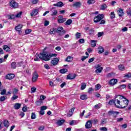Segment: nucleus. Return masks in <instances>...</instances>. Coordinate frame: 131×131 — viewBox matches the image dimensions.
I'll use <instances>...</instances> for the list:
<instances>
[{
    "label": "nucleus",
    "instance_id": "obj_52",
    "mask_svg": "<svg viewBox=\"0 0 131 131\" xmlns=\"http://www.w3.org/2000/svg\"><path fill=\"white\" fill-rule=\"evenodd\" d=\"M21 15H22V11L19 12L15 15V18H20L21 17Z\"/></svg>",
    "mask_w": 131,
    "mask_h": 131
},
{
    "label": "nucleus",
    "instance_id": "obj_10",
    "mask_svg": "<svg viewBox=\"0 0 131 131\" xmlns=\"http://www.w3.org/2000/svg\"><path fill=\"white\" fill-rule=\"evenodd\" d=\"M92 126H93V122H92V120H90L86 122L85 124V127L87 129H89L90 128H91Z\"/></svg>",
    "mask_w": 131,
    "mask_h": 131
},
{
    "label": "nucleus",
    "instance_id": "obj_20",
    "mask_svg": "<svg viewBox=\"0 0 131 131\" xmlns=\"http://www.w3.org/2000/svg\"><path fill=\"white\" fill-rule=\"evenodd\" d=\"M15 30L16 31H18L19 33H21L22 32L21 30H22V25H18V26L15 27Z\"/></svg>",
    "mask_w": 131,
    "mask_h": 131
},
{
    "label": "nucleus",
    "instance_id": "obj_32",
    "mask_svg": "<svg viewBox=\"0 0 131 131\" xmlns=\"http://www.w3.org/2000/svg\"><path fill=\"white\" fill-rule=\"evenodd\" d=\"M59 72H60V73H61V74H64L66 73V72H68V70H67V69H63L60 70Z\"/></svg>",
    "mask_w": 131,
    "mask_h": 131
},
{
    "label": "nucleus",
    "instance_id": "obj_24",
    "mask_svg": "<svg viewBox=\"0 0 131 131\" xmlns=\"http://www.w3.org/2000/svg\"><path fill=\"white\" fill-rule=\"evenodd\" d=\"M57 32V28H54L50 30L49 33L50 34H55Z\"/></svg>",
    "mask_w": 131,
    "mask_h": 131
},
{
    "label": "nucleus",
    "instance_id": "obj_51",
    "mask_svg": "<svg viewBox=\"0 0 131 131\" xmlns=\"http://www.w3.org/2000/svg\"><path fill=\"white\" fill-rule=\"evenodd\" d=\"M104 34V32H100L98 33L97 36L98 37H101V36H103Z\"/></svg>",
    "mask_w": 131,
    "mask_h": 131
},
{
    "label": "nucleus",
    "instance_id": "obj_55",
    "mask_svg": "<svg viewBox=\"0 0 131 131\" xmlns=\"http://www.w3.org/2000/svg\"><path fill=\"white\" fill-rule=\"evenodd\" d=\"M31 31H32V30H31V29L26 30L25 33H26V34H29V33H30V32H31Z\"/></svg>",
    "mask_w": 131,
    "mask_h": 131
},
{
    "label": "nucleus",
    "instance_id": "obj_28",
    "mask_svg": "<svg viewBox=\"0 0 131 131\" xmlns=\"http://www.w3.org/2000/svg\"><path fill=\"white\" fill-rule=\"evenodd\" d=\"M98 54H102V53H104V48L101 46H99L98 47Z\"/></svg>",
    "mask_w": 131,
    "mask_h": 131
},
{
    "label": "nucleus",
    "instance_id": "obj_8",
    "mask_svg": "<svg viewBox=\"0 0 131 131\" xmlns=\"http://www.w3.org/2000/svg\"><path fill=\"white\" fill-rule=\"evenodd\" d=\"M96 73H101L103 71V67H101L100 64H97L96 67Z\"/></svg>",
    "mask_w": 131,
    "mask_h": 131
},
{
    "label": "nucleus",
    "instance_id": "obj_48",
    "mask_svg": "<svg viewBox=\"0 0 131 131\" xmlns=\"http://www.w3.org/2000/svg\"><path fill=\"white\" fill-rule=\"evenodd\" d=\"M95 32V30L92 29L89 30V35H94V33Z\"/></svg>",
    "mask_w": 131,
    "mask_h": 131
},
{
    "label": "nucleus",
    "instance_id": "obj_4",
    "mask_svg": "<svg viewBox=\"0 0 131 131\" xmlns=\"http://www.w3.org/2000/svg\"><path fill=\"white\" fill-rule=\"evenodd\" d=\"M9 6L12 8V9H17L19 7V4L16 2L15 0H11L9 2Z\"/></svg>",
    "mask_w": 131,
    "mask_h": 131
},
{
    "label": "nucleus",
    "instance_id": "obj_34",
    "mask_svg": "<svg viewBox=\"0 0 131 131\" xmlns=\"http://www.w3.org/2000/svg\"><path fill=\"white\" fill-rule=\"evenodd\" d=\"M8 99V97L7 96H1L0 97V102H4L5 100H7Z\"/></svg>",
    "mask_w": 131,
    "mask_h": 131
},
{
    "label": "nucleus",
    "instance_id": "obj_46",
    "mask_svg": "<svg viewBox=\"0 0 131 131\" xmlns=\"http://www.w3.org/2000/svg\"><path fill=\"white\" fill-rule=\"evenodd\" d=\"M31 119H35L36 118V115H35V113H32L31 116Z\"/></svg>",
    "mask_w": 131,
    "mask_h": 131
},
{
    "label": "nucleus",
    "instance_id": "obj_15",
    "mask_svg": "<svg viewBox=\"0 0 131 131\" xmlns=\"http://www.w3.org/2000/svg\"><path fill=\"white\" fill-rule=\"evenodd\" d=\"M64 4L62 2H58L57 3L53 4L54 7H58L59 8H62Z\"/></svg>",
    "mask_w": 131,
    "mask_h": 131
},
{
    "label": "nucleus",
    "instance_id": "obj_36",
    "mask_svg": "<svg viewBox=\"0 0 131 131\" xmlns=\"http://www.w3.org/2000/svg\"><path fill=\"white\" fill-rule=\"evenodd\" d=\"M57 15H58V10H54L51 14V16H57Z\"/></svg>",
    "mask_w": 131,
    "mask_h": 131
},
{
    "label": "nucleus",
    "instance_id": "obj_30",
    "mask_svg": "<svg viewBox=\"0 0 131 131\" xmlns=\"http://www.w3.org/2000/svg\"><path fill=\"white\" fill-rule=\"evenodd\" d=\"M73 58L71 56H68L66 59L65 61L66 62H72Z\"/></svg>",
    "mask_w": 131,
    "mask_h": 131
},
{
    "label": "nucleus",
    "instance_id": "obj_47",
    "mask_svg": "<svg viewBox=\"0 0 131 131\" xmlns=\"http://www.w3.org/2000/svg\"><path fill=\"white\" fill-rule=\"evenodd\" d=\"M76 38L78 39V38H80L81 34L79 32H77L75 34Z\"/></svg>",
    "mask_w": 131,
    "mask_h": 131
},
{
    "label": "nucleus",
    "instance_id": "obj_7",
    "mask_svg": "<svg viewBox=\"0 0 131 131\" xmlns=\"http://www.w3.org/2000/svg\"><path fill=\"white\" fill-rule=\"evenodd\" d=\"M56 32L57 33H60L59 34L60 35H61V34H65V33H66V31L64 30V28H63L62 27H60L57 28V29H56Z\"/></svg>",
    "mask_w": 131,
    "mask_h": 131
},
{
    "label": "nucleus",
    "instance_id": "obj_58",
    "mask_svg": "<svg viewBox=\"0 0 131 131\" xmlns=\"http://www.w3.org/2000/svg\"><path fill=\"white\" fill-rule=\"evenodd\" d=\"M79 43H84V39L82 38V39H80L78 40Z\"/></svg>",
    "mask_w": 131,
    "mask_h": 131
},
{
    "label": "nucleus",
    "instance_id": "obj_50",
    "mask_svg": "<svg viewBox=\"0 0 131 131\" xmlns=\"http://www.w3.org/2000/svg\"><path fill=\"white\" fill-rule=\"evenodd\" d=\"M100 89H101V85L100 84H97L95 87V91H99Z\"/></svg>",
    "mask_w": 131,
    "mask_h": 131
},
{
    "label": "nucleus",
    "instance_id": "obj_62",
    "mask_svg": "<svg viewBox=\"0 0 131 131\" xmlns=\"http://www.w3.org/2000/svg\"><path fill=\"white\" fill-rule=\"evenodd\" d=\"M94 89H93L92 88H90L88 90V93L89 94H92V92H93Z\"/></svg>",
    "mask_w": 131,
    "mask_h": 131
},
{
    "label": "nucleus",
    "instance_id": "obj_54",
    "mask_svg": "<svg viewBox=\"0 0 131 131\" xmlns=\"http://www.w3.org/2000/svg\"><path fill=\"white\" fill-rule=\"evenodd\" d=\"M45 129V126L44 125H41L39 126L38 130H43Z\"/></svg>",
    "mask_w": 131,
    "mask_h": 131
},
{
    "label": "nucleus",
    "instance_id": "obj_26",
    "mask_svg": "<svg viewBox=\"0 0 131 131\" xmlns=\"http://www.w3.org/2000/svg\"><path fill=\"white\" fill-rule=\"evenodd\" d=\"M11 67L12 69H16L17 68V64L16 63V62H12L11 64Z\"/></svg>",
    "mask_w": 131,
    "mask_h": 131
},
{
    "label": "nucleus",
    "instance_id": "obj_42",
    "mask_svg": "<svg viewBox=\"0 0 131 131\" xmlns=\"http://www.w3.org/2000/svg\"><path fill=\"white\" fill-rule=\"evenodd\" d=\"M111 19L112 20L113 19H114L115 18V13L114 12H112L111 13V16H110Z\"/></svg>",
    "mask_w": 131,
    "mask_h": 131
},
{
    "label": "nucleus",
    "instance_id": "obj_13",
    "mask_svg": "<svg viewBox=\"0 0 131 131\" xmlns=\"http://www.w3.org/2000/svg\"><path fill=\"white\" fill-rule=\"evenodd\" d=\"M14 77H15V74H8L6 76L5 78H6V79H8L9 80H11L13 79L14 78Z\"/></svg>",
    "mask_w": 131,
    "mask_h": 131
},
{
    "label": "nucleus",
    "instance_id": "obj_18",
    "mask_svg": "<svg viewBox=\"0 0 131 131\" xmlns=\"http://www.w3.org/2000/svg\"><path fill=\"white\" fill-rule=\"evenodd\" d=\"M65 121H66L64 119L58 120L56 122V124H57V125H58V126H61V125H63V124L64 123V122H65Z\"/></svg>",
    "mask_w": 131,
    "mask_h": 131
},
{
    "label": "nucleus",
    "instance_id": "obj_57",
    "mask_svg": "<svg viewBox=\"0 0 131 131\" xmlns=\"http://www.w3.org/2000/svg\"><path fill=\"white\" fill-rule=\"evenodd\" d=\"M94 61H95V57H92L89 59L88 63H92V62H94Z\"/></svg>",
    "mask_w": 131,
    "mask_h": 131
},
{
    "label": "nucleus",
    "instance_id": "obj_2",
    "mask_svg": "<svg viewBox=\"0 0 131 131\" xmlns=\"http://www.w3.org/2000/svg\"><path fill=\"white\" fill-rule=\"evenodd\" d=\"M57 54H47V53L43 52L42 53H40V59L43 60V61H50L51 58H52V57H57Z\"/></svg>",
    "mask_w": 131,
    "mask_h": 131
},
{
    "label": "nucleus",
    "instance_id": "obj_14",
    "mask_svg": "<svg viewBox=\"0 0 131 131\" xmlns=\"http://www.w3.org/2000/svg\"><path fill=\"white\" fill-rule=\"evenodd\" d=\"M118 15L119 17H122L124 15V12H123V9L121 8H119L117 10Z\"/></svg>",
    "mask_w": 131,
    "mask_h": 131
},
{
    "label": "nucleus",
    "instance_id": "obj_60",
    "mask_svg": "<svg viewBox=\"0 0 131 131\" xmlns=\"http://www.w3.org/2000/svg\"><path fill=\"white\" fill-rule=\"evenodd\" d=\"M50 24V21L46 20L44 23V26H48Z\"/></svg>",
    "mask_w": 131,
    "mask_h": 131
},
{
    "label": "nucleus",
    "instance_id": "obj_3",
    "mask_svg": "<svg viewBox=\"0 0 131 131\" xmlns=\"http://www.w3.org/2000/svg\"><path fill=\"white\" fill-rule=\"evenodd\" d=\"M102 19H104V14H98L97 16L94 17V23H98L100 22L101 20H102Z\"/></svg>",
    "mask_w": 131,
    "mask_h": 131
},
{
    "label": "nucleus",
    "instance_id": "obj_6",
    "mask_svg": "<svg viewBox=\"0 0 131 131\" xmlns=\"http://www.w3.org/2000/svg\"><path fill=\"white\" fill-rule=\"evenodd\" d=\"M108 114L110 116H111V115H112L113 117H114V118H116V117H117V115L119 114V112L114 111H110L108 112Z\"/></svg>",
    "mask_w": 131,
    "mask_h": 131
},
{
    "label": "nucleus",
    "instance_id": "obj_19",
    "mask_svg": "<svg viewBox=\"0 0 131 131\" xmlns=\"http://www.w3.org/2000/svg\"><path fill=\"white\" fill-rule=\"evenodd\" d=\"M118 68L120 71H124L125 70V67L123 64H120L118 66Z\"/></svg>",
    "mask_w": 131,
    "mask_h": 131
},
{
    "label": "nucleus",
    "instance_id": "obj_12",
    "mask_svg": "<svg viewBox=\"0 0 131 131\" xmlns=\"http://www.w3.org/2000/svg\"><path fill=\"white\" fill-rule=\"evenodd\" d=\"M76 77V74H69L67 76V79L71 80L74 79Z\"/></svg>",
    "mask_w": 131,
    "mask_h": 131
},
{
    "label": "nucleus",
    "instance_id": "obj_45",
    "mask_svg": "<svg viewBox=\"0 0 131 131\" xmlns=\"http://www.w3.org/2000/svg\"><path fill=\"white\" fill-rule=\"evenodd\" d=\"M1 95H6L7 94V90L6 89H3V90L1 91Z\"/></svg>",
    "mask_w": 131,
    "mask_h": 131
},
{
    "label": "nucleus",
    "instance_id": "obj_41",
    "mask_svg": "<svg viewBox=\"0 0 131 131\" xmlns=\"http://www.w3.org/2000/svg\"><path fill=\"white\" fill-rule=\"evenodd\" d=\"M125 88H126V84H122L118 86V89L120 90H123V89H125Z\"/></svg>",
    "mask_w": 131,
    "mask_h": 131
},
{
    "label": "nucleus",
    "instance_id": "obj_25",
    "mask_svg": "<svg viewBox=\"0 0 131 131\" xmlns=\"http://www.w3.org/2000/svg\"><path fill=\"white\" fill-rule=\"evenodd\" d=\"M3 50L6 51V52H10V51H11V48H10L8 45H4L3 46Z\"/></svg>",
    "mask_w": 131,
    "mask_h": 131
},
{
    "label": "nucleus",
    "instance_id": "obj_35",
    "mask_svg": "<svg viewBox=\"0 0 131 131\" xmlns=\"http://www.w3.org/2000/svg\"><path fill=\"white\" fill-rule=\"evenodd\" d=\"M66 21V18H62V19H57V22L59 24H61V23H64Z\"/></svg>",
    "mask_w": 131,
    "mask_h": 131
},
{
    "label": "nucleus",
    "instance_id": "obj_56",
    "mask_svg": "<svg viewBox=\"0 0 131 131\" xmlns=\"http://www.w3.org/2000/svg\"><path fill=\"white\" fill-rule=\"evenodd\" d=\"M31 93H35V92L36 91V88L35 87H32L31 89Z\"/></svg>",
    "mask_w": 131,
    "mask_h": 131
},
{
    "label": "nucleus",
    "instance_id": "obj_17",
    "mask_svg": "<svg viewBox=\"0 0 131 131\" xmlns=\"http://www.w3.org/2000/svg\"><path fill=\"white\" fill-rule=\"evenodd\" d=\"M117 79H113L109 81V83L111 85H115L117 83Z\"/></svg>",
    "mask_w": 131,
    "mask_h": 131
},
{
    "label": "nucleus",
    "instance_id": "obj_5",
    "mask_svg": "<svg viewBox=\"0 0 131 131\" xmlns=\"http://www.w3.org/2000/svg\"><path fill=\"white\" fill-rule=\"evenodd\" d=\"M118 100V96H117L114 99L108 101V105H112L114 104L117 108V100Z\"/></svg>",
    "mask_w": 131,
    "mask_h": 131
},
{
    "label": "nucleus",
    "instance_id": "obj_40",
    "mask_svg": "<svg viewBox=\"0 0 131 131\" xmlns=\"http://www.w3.org/2000/svg\"><path fill=\"white\" fill-rule=\"evenodd\" d=\"M42 104V101L40 100H38L35 102V104L36 106H40Z\"/></svg>",
    "mask_w": 131,
    "mask_h": 131
},
{
    "label": "nucleus",
    "instance_id": "obj_64",
    "mask_svg": "<svg viewBox=\"0 0 131 131\" xmlns=\"http://www.w3.org/2000/svg\"><path fill=\"white\" fill-rule=\"evenodd\" d=\"M126 14L128 16H131V10H127Z\"/></svg>",
    "mask_w": 131,
    "mask_h": 131
},
{
    "label": "nucleus",
    "instance_id": "obj_23",
    "mask_svg": "<svg viewBox=\"0 0 131 131\" xmlns=\"http://www.w3.org/2000/svg\"><path fill=\"white\" fill-rule=\"evenodd\" d=\"M14 108L16 110H18V109H20L21 108V104L19 103H16L14 104Z\"/></svg>",
    "mask_w": 131,
    "mask_h": 131
},
{
    "label": "nucleus",
    "instance_id": "obj_63",
    "mask_svg": "<svg viewBox=\"0 0 131 131\" xmlns=\"http://www.w3.org/2000/svg\"><path fill=\"white\" fill-rule=\"evenodd\" d=\"M22 110L23 112H26L27 111V106H25L23 107Z\"/></svg>",
    "mask_w": 131,
    "mask_h": 131
},
{
    "label": "nucleus",
    "instance_id": "obj_21",
    "mask_svg": "<svg viewBox=\"0 0 131 131\" xmlns=\"http://www.w3.org/2000/svg\"><path fill=\"white\" fill-rule=\"evenodd\" d=\"M3 124L5 127L8 128L10 125V122H9V121L8 120H5L3 121Z\"/></svg>",
    "mask_w": 131,
    "mask_h": 131
},
{
    "label": "nucleus",
    "instance_id": "obj_37",
    "mask_svg": "<svg viewBox=\"0 0 131 131\" xmlns=\"http://www.w3.org/2000/svg\"><path fill=\"white\" fill-rule=\"evenodd\" d=\"M106 123H107V119L106 118L102 119V120H101V125L106 124Z\"/></svg>",
    "mask_w": 131,
    "mask_h": 131
},
{
    "label": "nucleus",
    "instance_id": "obj_39",
    "mask_svg": "<svg viewBox=\"0 0 131 131\" xmlns=\"http://www.w3.org/2000/svg\"><path fill=\"white\" fill-rule=\"evenodd\" d=\"M8 19L9 20H13V19H15V18H16V16L15 15L12 14L11 15H8Z\"/></svg>",
    "mask_w": 131,
    "mask_h": 131
},
{
    "label": "nucleus",
    "instance_id": "obj_33",
    "mask_svg": "<svg viewBox=\"0 0 131 131\" xmlns=\"http://www.w3.org/2000/svg\"><path fill=\"white\" fill-rule=\"evenodd\" d=\"M86 88V84L85 83L83 82L81 84V91H83Z\"/></svg>",
    "mask_w": 131,
    "mask_h": 131
},
{
    "label": "nucleus",
    "instance_id": "obj_11",
    "mask_svg": "<svg viewBox=\"0 0 131 131\" xmlns=\"http://www.w3.org/2000/svg\"><path fill=\"white\" fill-rule=\"evenodd\" d=\"M51 63L53 66H56L59 63V59L58 58H55L51 60Z\"/></svg>",
    "mask_w": 131,
    "mask_h": 131
},
{
    "label": "nucleus",
    "instance_id": "obj_16",
    "mask_svg": "<svg viewBox=\"0 0 131 131\" xmlns=\"http://www.w3.org/2000/svg\"><path fill=\"white\" fill-rule=\"evenodd\" d=\"M38 13V9H33L32 10V12L31 13V17H34V16H36Z\"/></svg>",
    "mask_w": 131,
    "mask_h": 131
},
{
    "label": "nucleus",
    "instance_id": "obj_59",
    "mask_svg": "<svg viewBox=\"0 0 131 131\" xmlns=\"http://www.w3.org/2000/svg\"><path fill=\"white\" fill-rule=\"evenodd\" d=\"M88 58H89V56H82L81 60V61H84V60H85V59H88Z\"/></svg>",
    "mask_w": 131,
    "mask_h": 131
},
{
    "label": "nucleus",
    "instance_id": "obj_44",
    "mask_svg": "<svg viewBox=\"0 0 131 131\" xmlns=\"http://www.w3.org/2000/svg\"><path fill=\"white\" fill-rule=\"evenodd\" d=\"M97 46V41L96 40H92L91 41V46L96 47Z\"/></svg>",
    "mask_w": 131,
    "mask_h": 131
},
{
    "label": "nucleus",
    "instance_id": "obj_1",
    "mask_svg": "<svg viewBox=\"0 0 131 131\" xmlns=\"http://www.w3.org/2000/svg\"><path fill=\"white\" fill-rule=\"evenodd\" d=\"M117 108L119 109H123L128 105L129 101L123 96L118 95Z\"/></svg>",
    "mask_w": 131,
    "mask_h": 131
},
{
    "label": "nucleus",
    "instance_id": "obj_27",
    "mask_svg": "<svg viewBox=\"0 0 131 131\" xmlns=\"http://www.w3.org/2000/svg\"><path fill=\"white\" fill-rule=\"evenodd\" d=\"M40 53L39 54L36 53L35 55V58H34V60L35 61H39V59H40Z\"/></svg>",
    "mask_w": 131,
    "mask_h": 131
},
{
    "label": "nucleus",
    "instance_id": "obj_43",
    "mask_svg": "<svg viewBox=\"0 0 131 131\" xmlns=\"http://www.w3.org/2000/svg\"><path fill=\"white\" fill-rule=\"evenodd\" d=\"M18 92H19V90L16 88H14L13 91L12 92V94L13 95H16L18 93Z\"/></svg>",
    "mask_w": 131,
    "mask_h": 131
},
{
    "label": "nucleus",
    "instance_id": "obj_29",
    "mask_svg": "<svg viewBox=\"0 0 131 131\" xmlns=\"http://www.w3.org/2000/svg\"><path fill=\"white\" fill-rule=\"evenodd\" d=\"M72 24V19H68L66 22L64 23L65 25H71Z\"/></svg>",
    "mask_w": 131,
    "mask_h": 131
},
{
    "label": "nucleus",
    "instance_id": "obj_22",
    "mask_svg": "<svg viewBox=\"0 0 131 131\" xmlns=\"http://www.w3.org/2000/svg\"><path fill=\"white\" fill-rule=\"evenodd\" d=\"M81 6V3L79 2H76L73 4V7H76V8H80Z\"/></svg>",
    "mask_w": 131,
    "mask_h": 131
},
{
    "label": "nucleus",
    "instance_id": "obj_61",
    "mask_svg": "<svg viewBox=\"0 0 131 131\" xmlns=\"http://www.w3.org/2000/svg\"><path fill=\"white\" fill-rule=\"evenodd\" d=\"M124 77H127V78H130L131 77V74L129 73L124 75Z\"/></svg>",
    "mask_w": 131,
    "mask_h": 131
},
{
    "label": "nucleus",
    "instance_id": "obj_49",
    "mask_svg": "<svg viewBox=\"0 0 131 131\" xmlns=\"http://www.w3.org/2000/svg\"><path fill=\"white\" fill-rule=\"evenodd\" d=\"M18 98H19V96H18L17 95H13L11 98V100L12 101H15V100H17V99H18Z\"/></svg>",
    "mask_w": 131,
    "mask_h": 131
},
{
    "label": "nucleus",
    "instance_id": "obj_53",
    "mask_svg": "<svg viewBox=\"0 0 131 131\" xmlns=\"http://www.w3.org/2000/svg\"><path fill=\"white\" fill-rule=\"evenodd\" d=\"M100 130L107 131V130H108V129L106 127H102L100 128Z\"/></svg>",
    "mask_w": 131,
    "mask_h": 131
},
{
    "label": "nucleus",
    "instance_id": "obj_9",
    "mask_svg": "<svg viewBox=\"0 0 131 131\" xmlns=\"http://www.w3.org/2000/svg\"><path fill=\"white\" fill-rule=\"evenodd\" d=\"M38 78V74H37V72H34L33 73V76L32 77V80L33 82H35L36 80H37Z\"/></svg>",
    "mask_w": 131,
    "mask_h": 131
},
{
    "label": "nucleus",
    "instance_id": "obj_38",
    "mask_svg": "<svg viewBox=\"0 0 131 131\" xmlns=\"http://www.w3.org/2000/svg\"><path fill=\"white\" fill-rule=\"evenodd\" d=\"M107 8V5L105 4H103L101 5L100 10H102V11H104L106 8Z\"/></svg>",
    "mask_w": 131,
    "mask_h": 131
},
{
    "label": "nucleus",
    "instance_id": "obj_31",
    "mask_svg": "<svg viewBox=\"0 0 131 131\" xmlns=\"http://www.w3.org/2000/svg\"><path fill=\"white\" fill-rule=\"evenodd\" d=\"M80 98L81 100H86L88 99V95L83 94L80 96Z\"/></svg>",
    "mask_w": 131,
    "mask_h": 131
}]
</instances>
